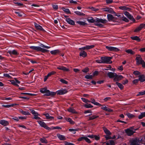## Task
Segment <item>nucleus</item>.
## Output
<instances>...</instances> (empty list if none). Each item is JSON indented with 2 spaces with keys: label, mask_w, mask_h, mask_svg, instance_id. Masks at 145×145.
<instances>
[{
  "label": "nucleus",
  "mask_w": 145,
  "mask_h": 145,
  "mask_svg": "<svg viewBox=\"0 0 145 145\" xmlns=\"http://www.w3.org/2000/svg\"><path fill=\"white\" fill-rule=\"evenodd\" d=\"M106 48L109 51L117 52L120 51L119 49L112 46H106Z\"/></svg>",
  "instance_id": "3"
},
{
  "label": "nucleus",
  "mask_w": 145,
  "mask_h": 145,
  "mask_svg": "<svg viewBox=\"0 0 145 145\" xmlns=\"http://www.w3.org/2000/svg\"><path fill=\"white\" fill-rule=\"evenodd\" d=\"M124 77L121 75H118L116 74L115 77L114 78L113 81L114 82L119 81L122 79Z\"/></svg>",
  "instance_id": "8"
},
{
  "label": "nucleus",
  "mask_w": 145,
  "mask_h": 145,
  "mask_svg": "<svg viewBox=\"0 0 145 145\" xmlns=\"http://www.w3.org/2000/svg\"><path fill=\"white\" fill-rule=\"evenodd\" d=\"M80 56L83 57H86L87 56V53L84 51H81L80 53Z\"/></svg>",
  "instance_id": "17"
},
{
  "label": "nucleus",
  "mask_w": 145,
  "mask_h": 145,
  "mask_svg": "<svg viewBox=\"0 0 145 145\" xmlns=\"http://www.w3.org/2000/svg\"><path fill=\"white\" fill-rule=\"evenodd\" d=\"M66 20L69 24L71 25H75L74 21L70 18H67L66 19Z\"/></svg>",
  "instance_id": "14"
},
{
  "label": "nucleus",
  "mask_w": 145,
  "mask_h": 145,
  "mask_svg": "<svg viewBox=\"0 0 145 145\" xmlns=\"http://www.w3.org/2000/svg\"><path fill=\"white\" fill-rule=\"evenodd\" d=\"M85 140L86 141V142L88 143H90L91 142V141L90 140V139L88 138L87 137H86Z\"/></svg>",
  "instance_id": "64"
},
{
  "label": "nucleus",
  "mask_w": 145,
  "mask_h": 145,
  "mask_svg": "<svg viewBox=\"0 0 145 145\" xmlns=\"http://www.w3.org/2000/svg\"><path fill=\"white\" fill-rule=\"evenodd\" d=\"M107 76L110 78H114L116 73L115 72H109L107 73Z\"/></svg>",
  "instance_id": "13"
},
{
  "label": "nucleus",
  "mask_w": 145,
  "mask_h": 145,
  "mask_svg": "<svg viewBox=\"0 0 145 145\" xmlns=\"http://www.w3.org/2000/svg\"><path fill=\"white\" fill-rule=\"evenodd\" d=\"M125 51L128 54H130L132 55L134 54L135 53V52L133 51L132 50L130 49L126 50H125Z\"/></svg>",
  "instance_id": "29"
},
{
  "label": "nucleus",
  "mask_w": 145,
  "mask_h": 145,
  "mask_svg": "<svg viewBox=\"0 0 145 145\" xmlns=\"http://www.w3.org/2000/svg\"><path fill=\"white\" fill-rule=\"evenodd\" d=\"M46 116V118L47 119H49L50 120H52V119H53L54 118L52 116H50L48 113H46L44 114Z\"/></svg>",
  "instance_id": "31"
},
{
  "label": "nucleus",
  "mask_w": 145,
  "mask_h": 145,
  "mask_svg": "<svg viewBox=\"0 0 145 145\" xmlns=\"http://www.w3.org/2000/svg\"><path fill=\"white\" fill-rule=\"evenodd\" d=\"M95 25L96 26H98L101 27H103L104 26V25H103L99 23H95Z\"/></svg>",
  "instance_id": "59"
},
{
  "label": "nucleus",
  "mask_w": 145,
  "mask_h": 145,
  "mask_svg": "<svg viewBox=\"0 0 145 145\" xmlns=\"http://www.w3.org/2000/svg\"><path fill=\"white\" fill-rule=\"evenodd\" d=\"M60 81L63 84H67L68 83V82L67 81L63 79H61L60 80Z\"/></svg>",
  "instance_id": "49"
},
{
  "label": "nucleus",
  "mask_w": 145,
  "mask_h": 145,
  "mask_svg": "<svg viewBox=\"0 0 145 145\" xmlns=\"http://www.w3.org/2000/svg\"><path fill=\"white\" fill-rule=\"evenodd\" d=\"M105 1L107 4H110L113 2V0H105Z\"/></svg>",
  "instance_id": "62"
},
{
  "label": "nucleus",
  "mask_w": 145,
  "mask_h": 145,
  "mask_svg": "<svg viewBox=\"0 0 145 145\" xmlns=\"http://www.w3.org/2000/svg\"><path fill=\"white\" fill-rule=\"evenodd\" d=\"M15 13L16 14H18V16L20 17H22L24 14L23 12H20L17 11H15Z\"/></svg>",
  "instance_id": "45"
},
{
  "label": "nucleus",
  "mask_w": 145,
  "mask_h": 145,
  "mask_svg": "<svg viewBox=\"0 0 145 145\" xmlns=\"http://www.w3.org/2000/svg\"><path fill=\"white\" fill-rule=\"evenodd\" d=\"M116 84L118 86L120 89L122 90L123 89L124 86L122 84L117 82H116Z\"/></svg>",
  "instance_id": "28"
},
{
  "label": "nucleus",
  "mask_w": 145,
  "mask_h": 145,
  "mask_svg": "<svg viewBox=\"0 0 145 145\" xmlns=\"http://www.w3.org/2000/svg\"><path fill=\"white\" fill-rule=\"evenodd\" d=\"M138 80L140 82H142L145 81V76L144 74L140 75L138 76Z\"/></svg>",
  "instance_id": "15"
},
{
  "label": "nucleus",
  "mask_w": 145,
  "mask_h": 145,
  "mask_svg": "<svg viewBox=\"0 0 145 145\" xmlns=\"http://www.w3.org/2000/svg\"><path fill=\"white\" fill-rule=\"evenodd\" d=\"M125 133L127 135L131 136L135 133V131H133L129 128L125 130Z\"/></svg>",
  "instance_id": "7"
},
{
  "label": "nucleus",
  "mask_w": 145,
  "mask_h": 145,
  "mask_svg": "<svg viewBox=\"0 0 145 145\" xmlns=\"http://www.w3.org/2000/svg\"><path fill=\"white\" fill-rule=\"evenodd\" d=\"M57 136L58 138L60 140H66V138H65V136L63 135L58 134L57 135Z\"/></svg>",
  "instance_id": "24"
},
{
  "label": "nucleus",
  "mask_w": 145,
  "mask_h": 145,
  "mask_svg": "<svg viewBox=\"0 0 145 145\" xmlns=\"http://www.w3.org/2000/svg\"><path fill=\"white\" fill-rule=\"evenodd\" d=\"M93 76L92 75H86L85 78L88 79H91L93 78Z\"/></svg>",
  "instance_id": "44"
},
{
  "label": "nucleus",
  "mask_w": 145,
  "mask_h": 145,
  "mask_svg": "<svg viewBox=\"0 0 145 145\" xmlns=\"http://www.w3.org/2000/svg\"><path fill=\"white\" fill-rule=\"evenodd\" d=\"M138 56H139V57H137L135 58L137 64V65H140L142 62H144V60H142L140 56L139 55H138Z\"/></svg>",
  "instance_id": "10"
},
{
  "label": "nucleus",
  "mask_w": 145,
  "mask_h": 145,
  "mask_svg": "<svg viewBox=\"0 0 145 145\" xmlns=\"http://www.w3.org/2000/svg\"><path fill=\"white\" fill-rule=\"evenodd\" d=\"M20 112L21 113L24 115H29L30 113L28 111H25L22 110H20Z\"/></svg>",
  "instance_id": "33"
},
{
  "label": "nucleus",
  "mask_w": 145,
  "mask_h": 145,
  "mask_svg": "<svg viewBox=\"0 0 145 145\" xmlns=\"http://www.w3.org/2000/svg\"><path fill=\"white\" fill-rule=\"evenodd\" d=\"M0 123L2 125L5 126L8 125L9 123L7 121L4 120H0Z\"/></svg>",
  "instance_id": "20"
},
{
  "label": "nucleus",
  "mask_w": 145,
  "mask_h": 145,
  "mask_svg": "<svg viewBox=\"0 0 145 145\" xmlns=\"http://www.w3.org/2000/svg\"><path fill=\"white\" fill-rule=\"evenodd\" d=\"M110 143V145H115V143L114 141V140H109Z\"/></svg>",
  "instance_id": "63"
},
{
  "label": "nucleus",
  "mask_w": 145,
  "mask_h": 145,
  "mask_svg": "<svg viewBox=\"0 0 145 145\" xmlns=\"http://www.w3.org/2000/svg\"><path fill=\"white\" fill-rule=\"evenodd\" d=\"M61 9L66 13L67 14H71V12L69 9L66 8L64 7H62Z\"/></svg>",
  "instance_id": "27"
},
{
  "label": "nucleus",
  "mask_w": 145,
  "mask_h": 145,
  "mask_svg": "<svg viewBox=\"0 0 145 145\" xmlns=\"http://www.w3.org/2000/svg\"><path fill=\"white\" fill-rule=\"evenodd\" d=\"M56 93H57L56 92H54L50 91V96H55Z\"/></svg>",
  "instance_id": "57"
},
{
  "label": "nucleus",
  "mask_w": 145,
  "mask_h": 145,
  "mask_svg": "<svg viewBox=\"0 0 145 145\" xmlns=\"http://www.w3.org/2000/svg\"><path fill=\"white\" fill-rule=\"evenodd\" d=\"M126 115L129 118H132L135 116L133 114L130 113L129 112L127 113L126 114Z\"/></svg>",
  "instance_id": "40"
},
{
  "label": "nucleus",
  "mask_w": 145,
  "mask_h": 145,
  "mask_svg": "<svg viewBox=\"0 0 145 145\" xmlns=\"http://www.w3.org/2000/svg\"><path fill=\"white\" fill-rule=\"evenodd\" d=\"M105 133L107 135H109L111 134L110 131L106 128H105L104 129Z\"/></svg>",
  "instance_id": "41"
},
{
  "label": "nucleus",
  "mask_w": 145,
  "mask_h": 145,
  "mask_svg": "<svg viewBox=\"0 0 145 145\" xmlns=\"http://www.w3.org/2000/svg\"><path fill=\"white\" fill-rule=\"evenodd\" d=\"M50 92L49 90L47 89L45 93V94L44 95V96H50Z\"/></svg>",
  "instance_id": "51"
},
{
  "label": "nucleus",
  "mask_w": 145,
  "mask_h": 145,
  "mask_svg": "<svg viewBox=\"0 0 145 145\" xmlns=\"http://www.w3.org/2000/svg\"><path fill=\"white\" fill-rule=\"evenodd\" d=\"M39 46H30L29 48L32 50L37 52H41L43 53H45L49 52V50L42 48L41 47L48 49L50 48L51 47L50 46L44 45L41 43L39 44Z\"/></svg>",
  "instance_id": "1"
},
{
  "label": "nucleus",
  "mask_w": 145,
  "mask_h": 145,
  "mask_svg": "<svg viewBox=\"0 0 145 145\" xmlns=\"http://www.w3.org/2000/svg\"><path fill=\"white\" fill-rule=\"evenodd\" d=\"M8 53L11 56H12V55L17 56L19 54L17 51L15 50H9L8 52Z\"/></svg>",
  "instance_id": "9"
},
{
  "label": "nucleus",
  "mask_w": 145,
  "mask_h": 145,
  "mask_svg": "<svg viewBox=\"0 0 145 145\" xmlns=\"http://www.w3.org/2000/svg\"><path fill=\"white\" fill-rule=\"evenodd\" d=\"M40 140L42 143H48L47 140H46L45 138L44 137L42 138H40Z\"/></svg>",
  "instance_id": "39"
},
{
  "label": "nucleus",
  "mask_w": 145,
  "mask_h": 145,
  "mask_svg": "<svg viewBox=\"0 0 145 145\" xmlns=\"http://www.w3.org/2000/svg\"><path fill=\"white\" fill-rule=\"evenodd\" d=\"M130 38L133 40H136L138 42H140L141 40L139 37L137 36L131 37Z\"/></svg>",
  "instance_id": "25"
},
{
  "label": "nucleus",
  "mask_w": 145,
  "mask_h": 145,
  "mask_svg": "<svg viewBox=\"0 0 145 145\" xmlns=\"http://www.w3.org/2000/svg\"><path fill=\"white\" fill-rule=\"evenodd\" d=\"M68 111L72 113L76 114L77 113V112L73 108H69L68 109Z\"/></svg>",
  "instance_id": "26"
},
{
  "label": "nucleus",
  "mask_w": 145,
  "mask_h": 145,
  "mask_svg": "<svg viewBox=\"0 0 145 145\" xmlns=\"http://www.w3.org/2000/svg\"><path fill=\"white\" fill-rule=\"evenodd\" d=\"M86 136L83 135V137H79L77 139V141L78 142H80L81 141H82L83 140H85Z\"/></svg>",
  "instance_id": "36"
},
{
  "label": "nucleus",
  "mask_w": 145,
  "mask_h": 145,
  "mask_svg": "<svg viewBox=\"0 0 145 145\" xmlns=\"http://www.w3.org/2000/svg\"><path fill=\"white\" fill-rule=\"evenodd\" d=\"M95 46L94 45H86V50H88L91 48H93Z\"/></svg>",
  "instance_id": "35"
},
{
  "label": "nucleus",
  "mask_w": 145,
  "mask_h": 145,
  "mask_svg": "<svg viewBox=\"0 0 145 145\" xmlns=\"http://www.w3.org/2000/svg\"><path fill=\"white\" fill-rule=\"evenodd\" d=\"M12 119L16 121H19L18 117L15 116L13 117L12 118Z\"/></svg>",
  "instance_id": "56"
},
{
  "label": "nucleus",
  "mask_w": 145,
  "mask_h": 145,
  "mask_svg": "<svg viewBox=\"0 0 145 145\" xmlns=\"http://www.w3.org/2000/svg\"><path fill=\"white\" fill-rule=\"evenodd\" d=\"M66 121L70 123L71 124L73 125L74 124L75 122L71 118H69L66 119Z\"/></svg>",
  "instance_id": "37"
},
{
  "label": "nucleus",
  "mask_w": 145,
  "mask_h": 145,
  "mask_svg": "<svg viewBox=\"0 0 145 145\" xmlns=\"http://www.w3.org/2000/svg\"><path fill=\"white\" fill-rule=\"evenodd\" d=\"M120 9L123 10H127L128 11H130L131 9L125 6H120L119 7Z\"/></svg>",
  "instance_id": "22"
},
{
  "label": "nucleus",
  "mask_w": 145,
  "mask_h": 145,
  "mask_svg": "<svg viewBox=\"0 0 145 145\" xmlns=\"http://www.w3.org/2000/svg\"><path fill=\"white\" fill-rule=\"evenodd\" d=\"M138 140L137 138H135L134 139L131 140L130 143L131 145H139L138 144Z\"/></svg>",
  "instance_id": "12"
},
{
  "label": "nucleus",
  "mask_w": 145,
  "mask_h": 145,
  "mask_svg": "<svg viewBox=\"0 0 145 145\" xmlns=\"http://www.w3.org/2000/svg\"><path fill=\"white\" fill-rule=\"evenodd\" d=\"M96 22L97 23H101L103 24H105L108 22V21L105 19H99L98 18H96Z\"/></svg>",
  "instance_id": "11"
},
{
  "label": "nucleus",
  "mask_w": 145,
  "mask_h": 145,
  "mask_svg": "<svg viewBox=\"0 0 145 145\" xmlns=\"http://www.w3.org/2000/svg\"><path fill=\"white\" fill-rule=\"evenodd\" d=\"M145 95V93L144 91H143L139 92L137 95V96H139L140 95Z\"/></svg>",
  "instance_id": "54"
},
{
  "label": "nucleus",
  "mask_w": 145,
  "mask_h": 145,
  "mask_svg": "<svg viewBox=\"0 0 145 145\" xmlns=\"http://www.w3.org/2000/svg\"><path fill=\"white\" fill-rule=\"evenodd\" d=\"M37 122L41 127H43L47 130L50 129V128L44 122H42L41 121H38Z\"/></svg>",
  "instance_id": "4"
},
{
  "label": "nucleus",
  "mask_w": 145,
  "mask_h": 145,
  "mask_svg": "<svg viewBox=\"0 0 145 145\" xmlns=\"http://www.w3.org/2000/svg\"><path fill=\"white\" fill-rule=\"evenodd\" d=\"M103 11L105 12H107L112 14H116V12L114 11L111 8L106 7L103 8Z\"/></svg>",
  "instance_id": "6"
},
{
  "label": "nucleus",
  "mask_w": 145,
  "mask_h": 145,
  "mask_svg": "<svg viewBox=\"0 0 145 145\" xmlns=\"http://www.w3.org/2000/svg\"><path fill=\"white\" fill-rule=\"evenodd\" d=\"M74 13L76 14L79 16H84L85 14L82 12H80L78 11H75Z\"/></svg>",
  "instance_id": "34"
},
{
  "label": "nucleus",
  "mask_w": 145,
  "mask_h": 145,
  "mask_svg": "<svg viewBox=\"0 0 145 145\" xmlns=\"http://www.w3.org/2000/svg\"><path fill=\"white\" fill-rule=\"evenodd\" d=\"M52 7L55 10H56L58 9V6L56 5H52Z\"/></svg>",
  "instance_id": "53"
},
{
  "label": "nucleus",
  "mask_w": 145,
  "mask_h": 145,
  "mask_svg": "<svg viewBox=\"0 0 145 145\" xmlns=\"http://www.w3.org/2000/svg\"><path fill=\"white\" fill-rule=\"evenodd\" d=\"M99 117L98 116L93 115L90 116L88 120H92L95 118H98Z\"/></svg>",
  "instance_id": "32"
},
{
  "label": "nucleus",
  "mask_w": 145,
  "mask_h": 145,
  "mask_svg": "<svg viewBox=\"0 0 145 145\" xmlns=\"http://www.w3.org/2000/svg\"><path fill=\"white\" fill-rule=\"evenodd\" d=\"M91 103L93 104L94 105L99 106H102V105L100 104L99 103L95 102V100L94 99H91Z\"/></svg>",
  "instance_id": "23"
},
{
  "label": "nucleus",
  "mask_w": 145,
  "mask_h": 145,
  "mask_svg": "<svg viewBox=\"0 0 145 145\" xmlns=\"http://www.w3.org/2000/svg\"><path fill=\"white\" fill-rule=\"evenodd\" d=\"M140 73L138 71H135L133 72V74L136 76L140 74Z\"/></svg>",
  "instance_id": "60"
},
{
  "label": "nucleus",
  "mask_w": 145,
  "mask_h": 145,
  "mask_svg": "<svg viewBox=\"0 0 145 145\" xmlns=\"http://www.w3.org/2000/svg\"><path fill=\"white\" fill-rule=\"evenodd\" d=\"M76 23L80 25L85 26L87 25V23L83 21H78Z\"/></svg>",
  "instance_id": "30"
},
{
  "label": "nucleus",
  "mask_w": 145,
  "mask_h": 145,
  "mask_svg": "<svg viewBox=\"0 0 145 145\" xmlns=\"http://www.w3.org/2000/svg\"><path fill=\"white\" fill-rule=\"evenodd\" d=\"M67 92L66 89L62 88L61 89L57 91L56 93L57 95H63L66 93Z\"/></svg>",
  "instance_id": "5"
},
{
  "label": "nucleus",
  "mask_w": 145,
  "mask_h": 145,
  "mask_svg": "<svg viewBox=\"0 0 145 145\" xmlns=\"http://www.w3.org/2000/svg\"><path fill=\"white\" fill-rule=\"evenodd\" d=\"M3 76L5 77H7L8 78L10 79L12 78L11 76L9 75V74L7 73L4 74Z\"/></svg>",
  "instance_id": "55"
},
{
  "label": "nucleus",
  "mask_w": 145,
  "mask_h": 145,
  "mask_svg": "<svg viewBox=\"0 0 145 145\" xmlns=\"http://www.w3.org/2000/svg\"><path fill=\"white\" fill-rule=\"evenodd\" d=\"M84 107L87 108H91L93 107V106L92 105H91V104L88 103H87V104H85L84 105Z\"/></svg>",
  "instance_id": "43"
},
{
  "label": "nucleus",
  "mask_w": 145,
  "mask_h": 145,
  "mask_svg": "<svg viewBox=\"0 0 145 145\" xmlns=\"http://www.w3.org/2000/svg\"><path fill=\"white\" fill-rule=\"evenodd\" d=\"M14 4L17 5L18 6H22L23 7L25 6V5H24L22 3H18V2L14 3Z\"/></svg>",
  "instance_id": "58"
},
{
  "label": "nucleus",
  "mask_w": 145,
  "mask_h": 145,
  "mask_svg": "<svg viewBox=\"0 0 145 145\" xmlns=\"http://www.w3.org/2000/svg\"><path fill=\"white\" fill-rule=\"evenodd\" d=\"M36 29L37 30L41 31L44 32H46V31L42 28V27L40 25H39Z\"/></svg>",
  "instance_id": "38"
},
{
  "label": "nucleus",
  "mask_w": 145,
  "mask_h": 145,
  "mask_svg": "<svg viewBox=\"0 0 145 145\" xmlns=\"http://www.w3.org/2000/svg\"><path fill=\"white\" fill-rule=\"evenodd\" d=\"M31 113L34 115V116L35 115H39V114L35 112L34 110L33 109H30Z\"/></svg>",
  "instance_id": "48"
},
{
  "label": "nucleus",
  "mask_w": 145,
  "mask_h": 145,
  "mask_svg": "<svg viewBox=\"0 0 145 145\" xmlns=\"http://www.w3.org/2000/svg\"><path fill=\"white\" fill-rule=\"evenodd\" d=\"M112 59V57H101L102 61L103 63L110 64L112 63L111 60Z\"/></svg>",
  "instance_id": "2"
},
{
  "label": "nucleus",
  "mask_w": 145,
  "mask_h": 145,
  "mask_svg": "<svg viewBox=\"0 0 145 145\" xmlns=\"http://www.w3.org/2000/svg\"><path fill=\"white\" fill-rule=\"evenodd\" d=\"M60 52L59 50L58 49L55 50H52L50 51V53L54 55H56L57 54H59Z\"/></svg>",
  "instance_id": "21"
},
{
  "label": "nucleus",
  "mask_w": 145,
  "mask_h": 145,
  "mask_svg": "<svg viewBox=\"0 0 145 145\" xmlns=\"http://www.w3.org/2000/svg\"><path fill=\"white\" fill-rule=\"evenodd\" d=\"M10 82H11V84H12L17 87H19V85L17 84L16 83L14 80H11L10 81Z\"/></svg>",
  "instance_id": "42"
},
{
  "label": "nucleus",
  "mask_w": 145,
  "mask_h": 145,
  "mask_svg": "<svg viewBox=\"0 0 145 145\" xmlns=\"http://www.w3.org/2000/svg\"><path fill=\"white\" fill-rule=\"evenodd\" d=\"M87 21L89 23H93L96 22V19L95 20L92 17H90L87 19Z\"/></svg>",
  "instance_id": "18"
},
{
  "label": "nucleus",
  "mask_w": 145,
  "mask_h": 145,
  "mask_svg": "<svg viewBox=\"0 0 145 145\" xmlns=\"http://www.w3.org/2000/svg\"><path fill=\"white\" fill-rule=\"evenodd\" d=\"M139 81V80H138V79H135L133 80V84H136Z\"/></svg>",
  "instance_id": "61"
},
{
  "label": "nucleus",
  "mask_w": 145,
  "mask_h": 145,
  "mask_svg": "<svg viewBox=\"0 0 145 145\" xmlns=\"http://www.w3.org/2000/svg\"><path fill=\"white\" fill-rule=\"evenodd\" d=\"M89 71V69L87 67L82 70V71L85 73H87Z\"/></svg>",
  "instance_id": "50"
},
{
  "label": "nucleus",
  "mask_w": 145,
  "mask_h": 145,
  "mask_svg": "<svg viewBox=\"0 0 145 145\" xmlns=\"http://www.w3.org/2000/svg\"><path fill=\"white\" fill-rule=\"evenodd\" d=\"M57 69L60 70H62L66 71H69V70L66 67L63 66L58 67H57Z\"/></svg>",
  "instance_id": "19"
},
{
  "label": "nucleus",
  "mask_w": 145,
  "mask_h": 145,
  "mask_svg": "<svg viewBox=\"0 0 145 145\" xmlns=\"http://www.w3.org/2000/svg\"><path fill=\"white\" fill-rule=\"evenodd\" d=\"M128 18L133 22H135V20L133 16L130 14Z\"/></svg>",
  "instance_id": "47"
},
{
  "label": "nucleus",
  "mask_w": 145,
  "mask_h": 145,
  "mask_svg": "<svg viewBox=\"0 0 145 145\" xmlns=\"http://www.w3.org/2000/svg\"><path fill=\"white\" fill-rule=\"evenodd\" d=\"M107 19L109 22L113 21L114 18V17L111 14H107Z\"/></svg>",
  "instance_id": "16"
},
{
  "label": "nucleus",
  "mask_w": 145,
  "mask_h": 145,
  "mask_svg": "<svg viewBox=\"0 0 145 145\" xmlns=\"http://www.w3.org/2000/svg\"><path fill=\"white\" fill-rule=\"evenodd\" d=\"M141 28L140 27V25L134 30V31L135 32H137L140 31L141 30Z\"/></svg>",
  "instance_id": "52"
},
{
  "label": "nucleus",
  "mask_w": 145,
  "mask_h": 145,
  "mask_svg": "<svg viewBox=\"0 0 145 145\" xmlns=\"http://www.w3.org/2000/svg\"><path fill=\"white\" fill-rule=\"evenodd\" d=\"M47 89L46 88H42L40 89V91L42 93H45Z\"/></svg>",
  "instance_id": "46"
}]
</instances>
